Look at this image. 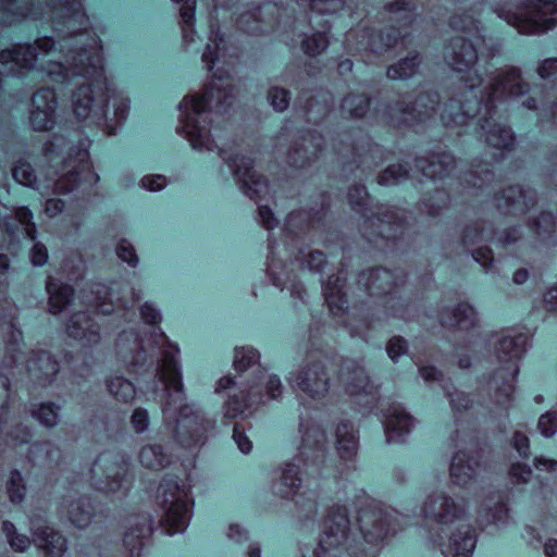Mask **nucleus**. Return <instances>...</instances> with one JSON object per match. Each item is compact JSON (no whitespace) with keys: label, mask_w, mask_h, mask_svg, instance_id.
Listing matches in <instances>:
<instances>
[{"label":"nucleus","mask_w":557,"mask_h":557,"mask_svg":"<svg viewBox=\"0 0 557 557\" xmlns=\"http://www.w3.org/2000/svg\"><path fill=\"white\" fill-rule=\"evenodd\" d=\"M416 166L426 177L443 178L454 171L456 160L451 154L443 152L428 158H417Z\"/></svg>","instance_id":"obj_29"},{"label":"nucleus","mask_w":557,"mask_h":557,"mask_svg":"<svg viewBox=\"0 0 557 557\" xmlns=\"http://www.w3.org/2000/svg\"><path fill=\"white\" fill-rule=\"evenodd\" d=\"M330 41L324 32H318L306 37L301 42V48L306 54L310 57L322 53L329 46Z\"/></svg>","instance_id":"obj_61"},{"label":"nucleus","mask_w":557,"mask_h":557,"mask_svg":"<svg viewBox=\"0 0 557 557\" xmlns=\"http://www.w3.org/2000/svg\"><path fill=\"white\" fill-rule=\"evenodd\" d=\"M484 113L480 117L481 129L485 143L496 149H508L513 145L515 136L511 129L498 122H496L492 114L490 103L484 104Z\"/></svg>","instance_id":"obj_22"},{"label":"nucleus","mask_w":557,"mask_h":557,"mask_svg":"<svg viewBox=\"0 0 557 557\" xmlns=\"http://www.w3.org/2000/svg\"><path fill=\"white\" fill-rule=\"evenodd\" d=\"M508 509L499 499L487 498L480 507L478 522L482 527L503 522L507 519Z\"/></svg>","instance_id":"obj_45"},{"label":"nucleus","mask_w":557,"mask_h":557,"mask_svg":"<svg viewBox=\"0 0 557 557\" xmlns=\"http://www.w3.org/2000/svg\"><path fill=\"white\" fill-rule=\"evenodd\" d=\"M409 171L399 163L388 165L384 171H382L376 181L382 186H389L400 183L401 181L408 178Z\"/></svg>","instance_id":"obj_58"},{"label":"nucleus","mask_w":557,"mask_h":557,"mask_svg":"<svg viewBox=\"0 0 557 557\" xmlns=\"http://www.w3.org/2000/svg\"><path fill=\"white\" fill-rule=\"evenodd\" d=\"M295 382L302 393L313 399H321L329 393L331 376L322 361L313 360L298 370Z\"/></svg>","instance_id":"obj_12"},{"label":"nucleus","mask_w":557,"mask_h":557,"mask_svg":"<svg viewBox=\"0 0 557 557\" xmlns=\"http://www.w3.org/2000/svg\"><path fill=\"white\" fill-rule=\"evenodd\" d=\"M479 461L465 451H458L454 455L450 462V479L453 483L459 486H467L478 474Z\"/></svg>","instance_id":"obj_28"},{"label":"nucleus","mask_w":557,"mask_h":557,"mask_svg":"<svg viewBox=\"0 0 557 557\" xmlns=\"http://www.w3.org/2000/svg\"><path fill=\"white\" fill-rule=\"evenodd\" d=\"M341 379L351 395L370 393L372 386L364 369L355 362H346L341 370Z\"/></svg>","instance_id":"obj_31"},{"label":"nucleus","mask_w":557,"mask_h":557,"mask_svg":"<svg viewBox=\"0 0 557 557\" xmlns=\"http://www.w3.org/2000/svg\"><path fill=\"white\" fill-rule=\"evenodd\" d=\"M475 547V537L469 527L458 529L449 537L447 546V557H471Z\"/></svg>","instance_id":"obj_35"},{"label":"nucleus","mask_w":557,"mask_h":557,"mask_svg":"<svg viewBox=\"0 0 557 557\" xmlns=\"http://www.w3.org/2000/svg\"><path fill=\"white\" fill-rule=\"evenodd\" d=\"M523 238L522 227L520 225H512L500 232L497 242L504 249H513L519 246Z\"/></svg>","instance_id":"obj_63"},{"label":"nucleus","mask_w":557,"mask_h":557,"mask_svg":"<svg viewBox=\"0 0 557 557\" xmlns=\"http://www.w3.org/2000/svg\"><path fill=\"white\" fill-rule=\"evenodd\" d=\"M234 95L230 86L211 82L202 95L186 96L180 104L182 131L195 149H213L209 137L207 111L225 113L232 106Z\"/></svg>","instance_id":"obj_2"},{"label":"nucleus","mask_w":557,"mask_h":557,"mask_svg":"<svg viewBox=\"0 0 557 557\" xmlns=\"http://www.w3.org/2000/svg\"><path fill=\"white\" fill-rule=\"evenodd\" d=\"M107 386L110 394L120 401L128 403L135 397L133 384L123 377L116 376L108 380Z\"/></svg>","instance_id":"obj_55"},{"label":"nucleus","mask_w":557,"mask_h":557,"mask_svg":"<svg viewBox=\"0 0 557 557\" xmlns=\"http://www.w3.org/2000/svg\"><path fill=\"white\" fill-rule=\"evenodd\" d=\"M491 225L486 221H473L467 224L461 233L460 240L465 247H471L488 239Z\"/></svg>","instance_id":"obj_48"},{"label":"nucleus","mask_w":557,"mask_h":557,"mask_svg":"<svg viewBox=\"0 0 557 557\" xmlns=\"http://www.w3.org/2000/svg\"><path fill=\"white\" fill-rule=\"evenodd\" d=\"M449 26L457 30L475 38L480 35V21L471 11H457L449 17Z\"/></svg>","instance_id":"obj_51"},{"label":"nucleus","mask_w":557,"mask_h":557,"mask_svg":"<svg viewBox=\"0 0 557 557\" xmlns=\"http://www.w3.org/2000/svg\"><path fill=\"white\" fill-rule=\"evenodd\" d=\"M490 89V98H517L527 95L530 85L522 77L520 69L509 66L495 74L491 81Z\"/></svg>","instance_id":"obj_18"},{"label":"nucleus","mask_w":557,"mask_h":557,"mask_svg":"<svg viewBox=\"0 0 557 557\" xmlns=\"http://www.w3.org/2000/svg\"><path fill=\"white\" fill-rule=\"evenodd\" d=\"M102 92H106V85L102 83L99 89L95 81H92V84H84L76 88L72 96V104L77 119H90L95 107H99Z\"/></svg>","instance_id":"obj_24"},{"label":"nucleus","mask_w":557,"mask_h":557,"mask_svg":"<svg viewBox=\"0 0 557 557\" xmlns=\"http://www.w3.org/2000/svg\"><path fill=\"white\" fill-rule=\"evenodd\" d=\"M32 108L55 114V94L50 88H40L32 97Z\"/></svg>","instance_id":"obj_59"},{"label":"nucleus","mask_w":557,"mask_h":557,"mask_svg":"<svg viewBox=\"0 0 557 557\" xmlns=\"http://www.w3.org/2000/svg\"><path fill=\"white\" fill-rule=\"evenodd\" d=\"M368 220L377 235L386 240L400 238L409 226L407 212L388 205H377Z\"/></svg>","instance_id":"obj_10"},{"label":"nucleus","mask_w":557,"mask_h":557,"mask_svg":"<svg viewBox=\"0 0 557 557\" xmlns=\"http://www.w3.org/2000/svg\"><path fill=\"white\" fill-rule=\"evenodd\" d=\"M440 101V95L436 91L423 90L414 95H405L400 99L384 103L382 109L376 108V110L395 125L412 126L432 117Z\"/></svg>","instance_id":"obj_4"},{"label":"nucleus","mask_w":557,"mask_h":557,"mask_svg":"<svg viewBox=\"0 0 557 557\" xmlns=\"http://www.w3.org/2000/svg\"><path fill=\"white\" fill-rule=\"evenodd\" d=\"M336 449L342 459H351L358 450V435L348 421L341 422L336 428Z\"/></svg>","instance_id":"obj_36"},{"label":"nucleus","mask_w":557,"mask_h":557,"mask_svg":"<svg viewBox=\"0 0 557 557\" xmlns=\"http://www.w3.org/2000/svg\"><path fill=\"white\" fill-rule=\"evenodd\" d=\"M152 533L151 520L149 517H141L129 530L124 534L123 543L128 549L129 556H139L147 540Z\"/></svg>","instance_id":"obj_34"},{"label":"nucleus","mask_w":557,"mask_h":557,"mask_svg":"<svg viewBox=\"0 0 557 557\" xmlns=\"http://www.w3.org/2000/svg\"><path fill=\"white\" fill-rule=\"evenodd\" d=\"M67 516L71 522L78 528L87 527L94 516L90 500L85 496L70 500L67 504Z\"/></svg>","instance_id":"obj_46"},{"label":"nucleus","mask_w":557,"mask_h":557,"mask_svg":"<svg viewBox=\"0 0 557 557\" xmlns=\"http://www.w3.org/2000/svg\"><path fill=\"white\" fill-rule=\"evenodd\" d=\"M301 479L299 476V466L288 462L282 468V473L273 490L282 498H289L300 487Z\"/></svg>","instance_id":"obj_38"},{"label":"nucleus","mask_w":557,"mask_h":557,"mask_svg":"<svg viewBox=\"0 0 557 557\" xmlns=\"http://www.w3.org/2000/svg\"><path fill=\"white\" fill-rule=\"evenodd\" d=\"M33 542L46 550L50 557H62L66 550V540L61 533L47 525L40 518L32 519Z\"/></svg>","instance_id":"obj_21"},{"label":"nucleus","mask_w":557,"mask_h":557,"mask_svg":"<svg viewBox=\"0 0 557 557\" xmlns=\"http://www.w3.org/2000/svg\"><path fill=\"white\" fill-rule=\"evenodd\" d=\"M371 98L366 94L349 92L342 100L343 112L355 119L366 116L370 108Z\"/></svg>","instance_id":"obj_49"},{"label":"nucleus","mask_w":557,"mask_h":557,"mask_svg":"<svg viewBox=\"0 0 557 557\" xmlns=\"http://www.w3.org/2000/svg\"><path fill=\"white\" fill-rule=\"evenodd\" d=\"M157 375L164 384V400L162 411L165 420L173 421L174 440L185 448H194L205 444L207 432L213 428V422L201 411L185 404L182 376L174 356L163 355Z\"/></svg>","instance_id":"obj_1"},{"label":"nucleus","mask_w":557,"mask_h":557,"mask_svg":"<svg viewBox=\"0 0 557 557\" xmlns=\"http://www.w3.org/2000/svg\"><path fill=\"white\" fill-rule=\"evenodd\" d=\"M422 58L419 52L411 51L407 57L389 65L386 76L389 79H408L418 73Z\"/></svg>","instance_id":"obj_42"},{"label":"nucleus","mask_w":557,"mask_h":557,"mask_svg":"<svg viewBox=\"0 0 557 557\" xmlns=\"http://www.w3.org/2000/svg\"><path fill=\"white\" fill-rule=\"evenodd\" d=\"M116 350L121 360L128 367H141L147 361L143 341L137 333H122L116 342Z\"/></svg>","instance_id":"obj_26"},{"label":"nucleus","mask_w":557,"mask_h":557,"mask_svg":"<svg viewBox=\"0 0 557 557\" xmlns=\"http://www.w3.org/2000/svg\"><path fill=\"white\" fill-rule=\"evenodd\" d=\"M333 149L342 171L346 175H352L358 170L361 172L371 171L382 161L379 147L364 136L343 134L335 139Z\"/></svg>","instance_id":"obj_5"},{"label":"nucleus","mask_w":557,"mask_h":557,"mask_svg":"<svg viewBox=\"0 0 557 557\" xmlns=\"http://www.w3.org/2000/svg\"><path fill=\"white\" fill-rule=\"evenodd\" d=\"M324 146L325 140L320 133L306 132L292 143L287 163L296 169H306L319 159Z\"/></svg>","instance_id":"obj_13"},{"label":"nucleus","mask_w":557,"mask_h":557,"mask_svg":"<svg viewBox=\"0 0 557 557\" xmlns=\"http://www.w3.org/2000/svg\"><path fill=\"white\" fill-rule=\"evenodd\" d=\"M440 323L446 329L470 331L478 326L476 311L467 302L451 308H444L440 313Z\"/></svg>","instance_id":"obj_25"},{"label":"nucleus","mask_w":557,"mask_h":557,"mask_svg":"<svg viewBox=\"0 0 557 557\" xmlns=\"http://www.w3.org/2000/svg\"><path fill=\"white\" fill-rule=\"evenodd\" d=\"M37 60L36 48L33 45H15L11 49L0 52V63L7 65L13 63L20 69L30 70Z\"/></svg>","instance_id":"obj_33"},{"label":"nucleus","mask_w":557,"mask_h":557,"mask_svg":"<svg viewBox=\"0 0 557 557\" xmlns=\"http://www.w3.org/2000/svg\"><path fill=\"white\" fill-rule=\"evenodd\" d=\"M413 424V419L410 414L395 409L386 419L385 432L387 442L400 441L407 435Z\"/></svg>","instance_id":"obj_40"},{"label":"nucleus","mask_w":557,"mask_h":557,"mask_svg":"<svg viewBox=\"0 0 557 557\" xmlns=\"http://www.w3.org/2000/svg\"><path fill=\"white\" fill-rule=\"evenodd\" d=\"M66 333L85 346L97 345L101 339L99 325L84 311L75 312L70 317L66 323Z\"/></svg>","instance_id":"obj_23"},{"label":"nucleus","mask_w":557,"mask_h":557,"mask_svg":"<svg viewBox=\"0 0 557 557\" xmlns=\"http://www.w3.org/2000/svg\"><path fill=\"white\" fill-rule=\"evenodd\" d=\"M444 59L457 72L470 70L479 59L476 37L455 36L450 38L445 46Z\"/></svg>","instance_id":"obj_16"},{"label":"nucleus","mask_w":557,"mask_h":557,"mask_svg":"<svg viewBox=\"0 0 557 557\" xmlns=\"http://www.w3.org/2000/svg\"><path fill=\"white\" fill-rule=\"evenodd\" d=\"M326 435L319 426L308 428L302 436L301 455L306 461L322 462L324 459Z\"/></svg>","instance_id":"obj_32"},{"label":"nucleus","mask_w":557,"mask_h":557,"mask_svg":"<svg viewBox=\"0 0 557 557\" xmlns=\"http://www.w3.org/2000/svg\"><path fill=\"white\" fill-rule=\"evenodd\" d=\"M531 228L541 238L549 237L556 227L555 218L550 212H541L530 224Z\"/></svg>","instance_id":"obj_60"},{"label":"nucleus","mask_w":557,"mask_h":557,"mask_svg":"<svg viewBox=\"0 0 557 557\" xmlns=\"http://www.w3.org/2000/svg\"><path fill=\"white\" fill-rule=\"evenodd\" d=\"M422 513L425 519L433 522L449 524L463 518L467 513V508L465 503L456 502L445 492H434L425 498Z\"/></svg>","instance_id":"obj_11"},{"label":"nucleus","mask_w":557,"mask_h":557,"mask_svg":"<svg viewBox=\"0 0 557 557\" xmlns=\"http://www.w3.org/2000/svg\"><path fill=\"white\" fill-rule=\"evenodd\" d=\"M127 472L126 465L122 461L111 462L106 468L107 487L111 492H117L123 487Z\"/></svg>","instance_id":"obj_56"},{"label":"nucleus","mask_w":557,"mask_h":557,"mask_svg":"<svg viewBox=\"0 0 557 557\" xmlns=\"http://www.w3.org/2000/svg\"><path fill=\"white\" fill-rule=\"evenodd\" d=\"M7 492L12 503L20 504L23 502L26 486L22 474L17 470H13L7 483Z\"/></svg>","instance_id":"obj_62"},{"label":"nucleus","mask_w":557,"mask_h":557,"mask_svg":"<svg viewBox=\"0 0 557 557\" xmlns=\"http://www.w3.org/2000/svg\"><path fill=\"white\" fill-rule=\"evenodd\" d=\"M400 37L397 28L388 27L381 30H371L368 35V49L375 54H383L396 46Z\"/></svg>","instance_id":"obj_41"},{"label":"nucleus","mask_w":557,"mask_h":557,"mask_svg":"<svg viewBox=\"0 0 557 557\" xmlns=\"http://www.w3.org/2000/svg\"><path fill=\"white\" fill-rule=\"evenodd\" d=\"M334 104L333 96L325 90H320L306 99L304 113L308 122L321 123L332 111Z\"/></svg>","instance_id":"obj_30"},{"label":"nucleus","mask_w":557,"mask_h":557,"mask_svg":"<svg viewBox=\"0 0 557 557\" xmlns=\"http://www.w3.org/2000/svg\"><path fill=\"white\" fill-rule=\"evenodd\" d=\"M89 306L96 308L102 314L113 312V304L110 300L109 288L103 284H92L89 288V296H86Z\"/></svg>","instance_id":"obj_52"},{"label":"nucleus","mask_w":557,"mask_h":557,"mask_svg":"<svg viewBox=\"0 0 557 557\" xmlns=\"http://www.w3.org/2000/svg\"><path fill=\"white\" fill-rule=\"evenodd\" d=\"M495 12L521 34H541L553 28L557 22V0H536L515 10L496 8Z\"/></svg>","instance_id":"obj_3"},{"label":"nucleus","mask_w":557,"mask_h":557,"mask_svg":"<svg viewBox=\"0 0 557 557\" xmlns=\"http://www.w3.org/2000/svg\"><path fill=\"white\" fill-rule=\"evenodd\" d=\"M33 437V431L22 422L12 423L5 431V442L11 446H18L28 443Z\"/></svg>","instance_id":"obj_57"},{"label":"nucleus","mask_w":557,"mask_h":557,"mask_svg":"<svg viewBox=\"0 0 557 557\" xmlns=\"http://www.w3.org/2000/svg\"><path fill=\"white\" fill-rule=\"evenodd\" d=\"M140 463L153 470L164 468L170 463V457L160 445H147L140 449L139 453Z\"/></svg>","instance_id":"obj_50"},{"label":"nucleus","mask_w":557,"mask_h":557,"mask_svg":"<svg viewBox=\"0 0 557 557\" xmlns=\"http://www.w3.org/2000/svg\"><path fill=\"white\" fill-rule=\"evenodd\" d=\"M233 170L242 190L253 200H257L268 193L267 181L253 170V162L250 158L235 156L226 159Z\"/></svg>","instance_id":"obj_14"},{"label":"nucleus","mask_w":557,"mask_h":557,"mask_svg":"<svg viewBox=\"0 0 557 557\" xmlns=\"http://www.w3.org/2000/svg\"><path fill=\"white\" fill-rule=\"evenodd\" d=\"M518 369L515 368L511 373L504 370H498L493 379L495 385L494 400L497 406L503 409H507L512 403L513 385L509 380H505L508 375L513 379L517 374Z\"/></svg>","instance_id":"obj_43"},{"label":"nucleus","mask_w":557,"mask_h":557,"mask_svg":"<svg viewBox=\"0 0 557 557\" xmlns=\"http://www.w3.org/2000/svg\"><path fill=\"white\" fill-rule=\"evenodd\" d=\"M449 196L444 189H436L425 195L418 203V210L429 216L436 218L448 208Z\"/></svg>","instance_id":"obj_47"},{"label":"nucleus","mask_w":557,"mask_h":557,"mask_svg":"<svg viewBox=\"0 0 557 557\" xmlns=\"http://www.w3.org/2000/svg\"><path fill=\"white\" fill-rule=\"evenodd\" d=\"M26 370L34 383L47 386L53 382L58 374L59 363L50 352L36 350L29 354L26 361Z\"/></svg>","instance_id":"obj_20"},{"label":"nucleus","mask_w":557,"mask_h":557,"mask_svg":"<svg viewBox=\"0 0 557 557\" xmlns=\"http://www.w3.org/2000/svg\"><path fill=\"white\" fill-rule=\"evenodd\" d=\"M476 112L472 111L468 103L460 106L458 102L453 101L447 104L442 119L446 124L454 123L462 125L467 121V116H474Z\"/></svg>","instance_id":"obj_54"},{"label":"nucleus","mask_w":557,"mask_h":557,"mask_svg":"<svg viewBox=\"0 0 557 557\" xmlns=\"http://www.w3.org/2000/svg\"><path fill=\"white\" fill-rule=\"evenodd\" d=\"M49 294V312L58 314L64 310L73 299L74 289L66 284H61L52 278L47 282Z\"/></svg>","instance_id":"obj_39"},{"label":"nucleus","mask_w":557,"mask_h":557,"mask_svg":"<svg viewBox=\"0 0 557 557\" xmlns=\"http://www.w3.org/2000/svg\"><path fill=\"white\" fill-rule=\"evenodd\" d=\"M527 342L528 338L523 334L502 336L495 347L497 358L500 361L519 359L525 351Z\"/></svg>","instance_id":"obj_37"},{"label":"nucleus","mask_w":557,"mask_h":557,"mask_svg":"<svg viewBox=\"0 0 557 557\" xmlns=\"http://www.w3.org/2000/svg\"><path fill=\"white\" fill-rule=\"evenodd\" d=\"M127 111V101L119 97L115 89L107 84L106 92L100 95L99 107H95L90 119L102 126L108 135H112L126 119Z\"/></svg>","instance_id":"obj_9"},{"label":"nucleus","mask_w":557,"mask_h":557,"mask_svg":"<svg viewBox=\"0 0 557 557\" xmlns=\"http://www.w3.org/2000/svg\"><path fill=\"white\" fill-rule=\"evenodd\" d=\"M348 513L345 506L335 505L330 508L320 540L323 549L336 548L347 542L351 530Z\"/></svg>","instance_id":"obj_15"},{"label":"nucleus","mask_w":557,"mask_h":557,"mask_svg":"<svg viewBox=\"0 0 557 557\" xmlns=\"http://www.w3.org/2000/svg\"><path fill=\"white\" fill-rule=\"evenodd\" d=\"M272 13L274 7H255L250 10L243 12L238 20V27L248 34H259L262 32V24H267V18L263 11Z\"/></svg>","instance_id":"obj_44"},{"label":"nucleus","mask_w":557,"mask_h":557,"mask_svg":"<svg viewBox=\"0 0 557 557\" xmlns=\"http://www.w3.org/2000/svg\"><path fill=\"white\" fill-rule=\"evenodd\" d=\"M88 158L89 153L84 144L71 148L65 161L71 169L54 183V193L67 194L77 187L78 174L89 170Z\"/></svg>","instance_id":"obj_19"},{"label":"nucleus","mask_w":557,"mask_h":557,"mask_svg":"<svg viewBox=\"0 0 557 557\" xmlns=\"http://www.w3.org/2000/svg\"><path fill=\"white\" fill-rule=\"evenodd\" d=\"M60 410L61 407L54 403H42L32 410V416L38 420L41 425L52 429L59 423Z\"/></svg>","instance_id":"obj_53"},{"label":"nucleus","mask_w":557,"mask_h":557,"mask_svg":"<svg viewBox=\"0 0 557 557\" xmlns=\"http://www.w3.org/2000/svg\"><path fill=\"white\" fill-rule=\"evenodd\" d=\"M359 282L372 296L386 295L396 286L395 275L385 268H375L362 272Z\"/></svg>","instance_id":"obj_27"},{"label":"nucleus","mask_w":557,"mask_h":557,"mask_svg":"<svg viewBox=\"0 0 557 557\" xmlns=\"http://www.w3.org/2000/svg\"><path fill=\"white\" fill-rule=\"evenodd\" d=\"M492 202L500 215L520 218L536 206L537 194L531 187L515 184L495 191Z\"/></svg>","instance_id":"obj_8"},{"label":"nucleus","mask_w":557,"mask_h":557,"mask_svg":"<svg viewBox=\"0 0 557 557\" xmlns=\"http://www.w3.org/2000/svg\"><path fill=\"white\" fill-rule=\"evenodd\" d=\"M12 175L14 180L21 185L33 188L36 185L37 176L33 166L26 161H18L12 170Z\"/></svg>","instance_id":"obj_64"},{"label":"nucleus","mask_w":557,"mask_h":557,"mask_svg":"<svg viewBox=\"0 0 557 557\" xmlns=\"http://www.w3.org/2000/svg\"><path fill=\"white\" fill-rule=\"evenodd\" d=\"M69 67L72 75H79L95 81L99 89L102 83L104 85L108 84L107 78L103 76L102 58L96 47L73 51Z\"/></svg>","instance_id":"obj_17"},{"label":"nucleus","mask_w":557,"mask_h":557,"mask_svg":"<svg viewBox=\"0 0 557 557\" xmlns=\"http://www.w3.org/2000/svg\"><path fill=\"white\" fill-rule=\"evenodd\" d=\"M358 523L364 542L373 547L385 545L399 529L397 512L379 506L362 508Z\"/></svg>","instance_id":"obj_6"},{"label":"nucleus","mask_w":557,"mask_h":557,"mask_svg":"<svg viewBox=\"0 0 557 557\" xmlns=\"http://www.w3.org/2000/svg\"><path fill=\"white\" fill-rule=\"evenodd\" d=\"M159 505L164 510V523L168 533L183 532L189 522V502L187 494L180 488L176 480L165 479L158 488Z\"/></svg>","instance_id":"obj_7"}]
</instances>
